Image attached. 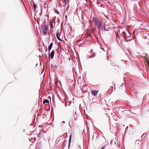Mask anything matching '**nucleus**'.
Masks as SVG:
<instances>
[{
  "mask_svg": "<svg viewBox=\"0 0 149 149\" xmlns=\"http://www.w3.org/2000/svg\"><path fill=\"white\" fill-rule=\"evenodd\" d=\"M45 103H49V101L47 99L45 100L43 102V104H44Z\"/></svg>",
  "mask_w": 149,
  "mask_h": 149,
  "instance_id": "1a4fd4ad",
  "label": "nucleus"
},
{
  "mask_svg": "<svg viewBox=\"0 0 149 149\" xmlns=\"http://www.w3.org/2000/svg\"><path fill=\"white\" fill-rule=\"evenodd\" d=\"M71 103V102L70 101H69V105H70V104Z\"/></svg>",
  "mask_w": 149,
  "mask_h": 149,
  "instance_id": "a211bd4d",
  "label": "nucleus"
},
{
  "mask_svg": "<svg viewBox=\"0 0 149 149\" xmlns=\"http://www.w3.org/2000/svg\"><path fill=\"white\" fill-rule=\"evenodd\" d=\"M53 45V43H50V45H49V46L48 47V51H50V50H51V49L52 46Z\"/></svg>",
  "mask_w": 149,
  "mask_h": 149,
  "instance_id": "0eeeda50",
  "label": "nucleus"
},
{
  "mask_svg": "<svg viewBox=\"0 0 149 149\" xmlns=\"http://www.w3.org/2000/svg\"><path fill=\"white\" fill-rule=\"evenodd\" d=\"M121 86H124V84H121Z\"/></svg>",
  "mask_w": 149,
  "mask_h": 149,
  "instance_id": "aec40b11",
  "label": "nucleus"
},
{
  "mask_svg": "<svg viewBox=\"0 0 149 149\" xmlns=\"http://www.w3.org/2000/svg\"><path fill=\"white\" fill-rule=\"evenodd\" d=\"M93 51V50L92 49L91 51V52H92Z\"/></svg>",
  "mask_w": 149,
  "mask_h": 149,
  "instance_id": "5701e85b",
  "label": "nucleus"
},
{
  "mask_svg": "<svg viewBox=\"0 0 149 149\" xmlns=\"http://www.w3.org/2000/svg\"><path fill=\"white\" fill-rule=\"evenodd\" d=\"M67 0H64V1L65 2Z\"/></svg>",
  "mask_w": 149,
  "mask_h": 149,
  "instance_id": "4be33fe9",
  "label": "nucleus"
},
{
  "mask_svg": "<svg viewBox=\"0 0 149 149\" xmlns=\"http://www.w3.org/2000/svg\"><path fill=\"white\" fill-rule=\"evenodd\" d=\"M33 7H34V10H35L36 8V5L34 1H33Z\"/></svg>",
  "mask_w": 149,
  "mask_h": 149,
  "instance_id": "9d476101",
  "label": "nucleus"
},
{
  "mask_svg": "<svg viewBox=\"0 0 149 149\" xmlns=\"http://www.w3.org/2000/svg\"><path fill=\"white\" fill-rule=\"evenodd\" d=\"M100 149H104V146L102 147Z\"/></svg>",
  "mask_w": 149,
  "mask_h": 149,
  "instance_id": "6ab92c4d",
  "label": "nucleus"
},
{
  "mask_svg": "<svg viewBox=\"0 0 149 149\" xmlns=\"http://www.w3.org/2000/svg\"><path fill=\"white\" fill-rule=\"evenodd\" d=\"M40 133H38V134H37V135H38V136H40Z\"/></svg>",
  "mask_w": 149,
  "mask_h": 149,
  "instance_id": "412c9836",
  "label": "nucleus"
},
{
  "mask_svg": "<svg viewBox=\"0 0 149 149\" xmlns=\"http://www.w3.org/2000/svg\"><path fill=\"white\" fill-rule=\"evenodd\" d=\"M146 62L147 63L148 66L149 67V61L146 60Z\"/></svg>",
  "mask_w": 149,
  "mask_h": 149,
  "instance_id": "f8f14e48",
  "label": "nucleus"
},
{
  "mask_svg": "<svg viewBox=\"0 0 149 149\" xmlns=\"http://www.w3.org/2000/svg\"><path fill=\"white\" fill-rule=\"evenodd\" d=\"M114 117H113V118L115 119H116V116H113Z\"/></svg>",
  "mask_w": 149,
  "mask_h": 149,
  "instance_id": "f3484780",
  "label": "nucleus"
},
{
  "mask_svg": "<svg viewBox=\"0 0 149 149\" xmlns=\"http://www.w3.org/2000/svg\"><path fill=\"white\" fill-rule=\"evenodd\" d=\"M143 58H145V59L146 60H148V59H146V57L145 56H143Z\"/></svg>",
  "mask_w": 149,
  "mask_h": 149,
  "instance_id": "2eb2a0df",
  "label": "nucleus"
},
{
  "mask_svg": "<svg viewBox=\"0 0 149 149\" xmlns=\"http://www.w3.org/2000/svg\"><path fill=\"white\" fill-rule=\"evenodd\" d=\"M110 24V23L109 21H106V22H104V27L105 28V26H109Z\"/></svg>",
  "mask_w": 149,
  "mask_h": 149,
  "instance_id": "39448f33",
  "label": "nucleus"
},
{
  "mask_svg": "<svg viewBox=\"0 0 149 149\" xmlns=\"http://www.w3.org/2000/svg\"><path fill=\"white\" fill-rule=\"evenodd\" d=\"M71 141V136H70V138L69 139V142L70 143Z\"/></svg>",
  "mask_w": 149,
  "mask_h": 149,
  "instance_id": "4468645a",
  "label": "nucleus"
},
{
  "mask_svg": "<svg viewBox=\"0 0 149 149\" xmlns=\"http://www.w3.org/2000/svg\"><path fill=\"white\" fill-rule=\"evenodd\" d=\"M136 147H138L139 148H140V143L139 144H137V145L136 146H135Z\"/></svg>",
  "mask_w": 149,
  "mask_h": 149,
  "instance_id": "9b49d317",
  "label": "nucleus"
},
{
  "mask_svg": "<svg viewBox=\"0 0 149 149\" xmlns=\"http://www.w3.org/2000/svg\"><path fill=\"white\" fill-rule=\"evenodd\" d=\"M50 24H51V25H50V27L52 28H53V25H52V24L51 21H50Z\"/></svg>",
  "mask_w": 149,
  "mask_h": 149,
  "instance_id": "ddd939ff",
  "label": "nucleus"
},
{
  "mask_svg": "<svg viewBox=\"0 0 149 149\" xmlns=\"http://www.w3.org/2000/svg\"><path fill=\"white\" fill-rule=\"evenodd\" d=\"M116 36L117 37H119V34L117 33L116 34Z\"/></svg>",
  "mask_w": 149,
  "mask_h": 149,
  "instance_id": "dca6fc26",
  "label": "nucleus"
},
{
  "mask_svg": "<svg viewBox=\"0 0 149 149\" xmlns=\"http://www.w3.org/2000/svg\"><path fill=\"white\" fill-rule=\"evenodd\" d=\"M98 92V91L97 90H93L91 91L92 94L94 96H96Z\"/></svg>",
  "mask_w": 149,
  "mask_h": 149,
  "instance_id": "7ed1b4c3",
  "label": "nucleus"
},
{
  "mask_svg": "<svg viewBox=\"0 0 149 149\" xmlns=\"http://www.w3.org/2000/svg\"><path fill=\"white\" fill-rule=\"evenodd\" d=\"M60 36V35L58 34H56V37L57 39L59 41H63V40H61V39H60V38H59V36Z\"/></svg>",
  "mask_w": 149,
  "mask_h": 149,
  "instance_id": "423d86ee",
  "label": "nucleus"
},
{
  "mask_svg": "<svg viewBox=\"0 0 149 149\" xmlns=\"http://www.w3.org/2000/svg\"><path fill=\"white\" fill-rule=\"evenodd\" d=\"M55 51L54 50H53L51 52L49 56L51 59H53V57Z\"/></svg>",
  "mask_w": 149,
  "mask_h": 149,
  "instance_id": "20e7f679",
  "label": "nucleus"
},
{
  "mask_svg": "<svg viewBox=\"0 0 149 149\" xmlns=\"http://www.w3.org/2000/svg\"><path fill=\"white\" fill-rule=\"evenodd\" d=\"M93 22L95 25L98 27L100 30H103L102 24L100 21L97 18L93 17Z\"/></svg>",
  "mask_w": 149,
  "mask_h": 149,
  "instance_id": "f257e3e1",
  "label": "nucleus"
},
{
  "mask_svg": "<svg viewBox=\"0 0 149 149\" xmlns=\"http://www.w3.org/2000/svg\"><path fill=\"white\" fill-rule=\"evenodd\" d=\"M115 15V13H114V14H113V15Z\"/></svg>",
  "mask_w": 149,
  "mask_h": 149,
  "instance_id": "b1692460",
  "label": "nucleus"
},
{
  "mask_svg": "<svg viewBox=\"0 0 149 149\" xmlns=\"http://www.w3.org/2000/svg\"><path fill=\"white\" fill-rule=\"evenodd\" d=\"M139 143H140V141L139 140H136V141L135 142V146H136L137 144H139Z\"/></svg>",
  "mask_w": 149,
  "mask_h": 149,
  "instance_id": "6e6552de",
  "label": "nucleus"
},
{
  "mask_svg": "<svg viewBox=\"0 0 149 149\" xmlns=\"http://www.w3.org/2000/svg\"><path fill=\"white\" fill-rule=\"evenodd\" d=\"M48 26L47 24L44 25L42 28V31L44 35H45L47 33Z\"/></svg>",
  "mask_w": 149,
  "mask_h": 149,
  "instance_id": "f03ea898",
  "label": "nucleus"
}]
</instances>
